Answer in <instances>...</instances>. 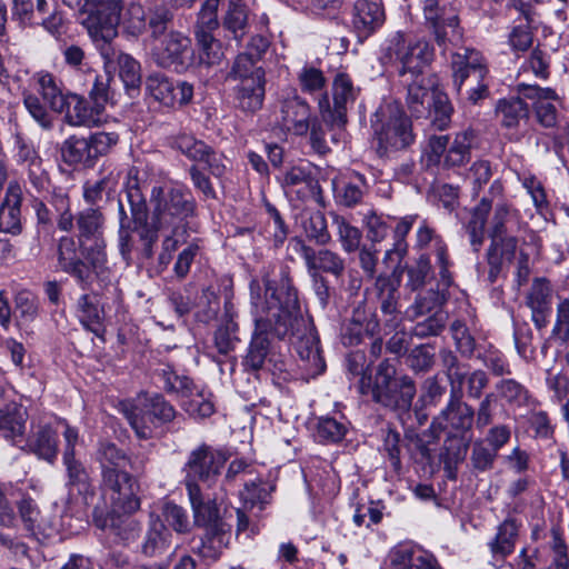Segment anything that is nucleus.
Segmentation results:
<instances>
[{"label":"nucleus","mask_w":569,"mask_h":569,"mask_svg":"<svg viewBox=\"0 0 569 569\" xmlns=\"http://www.w3.org/2000/svg\"><path fill=\"white\" fill-rule=\"evenodd\" d=\"M122 0H83L82 24L92 41L114 39L121 21Z\"/></svg>","instance_id":"1a4fd4ad"},{"label":"nucleus","mask_w":569,"mask_h":569,"mask_svg":"<svg viewBox=\"0 0 569 569\" xmlns=\"http://www.w3.org/2000/svg\"><path fill=\"white\" fill-rule=\"evenodd\" d=\"M113 39H98L92 41L99 51L107 73L119 71V77L126 90L138 91L141 84L140 63L130 54L122 52L112 44Z\"/></svg>","instance_id":"ddd939ff"},{"label":"nucleus","mask_w":569,"mask_h":569,"mask_svg":"<svg viewBox=\"0 0 569 569\" xmlns=\"http://www.w3.org/2000/svg\"><path fill=\"white\" fill-rule=\"evenodd\" d=\"M62 160L69 166H82L91 168L96 160L91 153L88 138L70 136L61 144Z\"/></svg>","instance_id":"58836bf2"},{"label":"nucleus","mask_w":569,"mask_h":569,"mask_svg":"<svg viewBox=\"0 0 569 569\" xmlns=\"http://www.w3.org/2000/svg\"><path fill=\"white\" fill-rule=\"evenodd\" d=\"M188 496L193 510L194 523L204 529L214 528L216 525H227L219 515L218 507L212 499L204 501L200 487H192Z\"/></svg>","instance_id":"2f4dec72"},{"label":"nucleus","mask_w":569,"mask_h":569,"mask_svg":"<svg viewBox=\"0 0 569 569\" xmlns=\"http://www.w3.org/2000/svg\"><path fill=\"white\" fill-rule=\"evenodd\" d=\"M347 427L335 418L322 417L318 420L316 438L321 442H338L343 439Z\"/></svg>","instance_id":"e2e57ef3"},{"label":"nucleus","mask_w":569,"mask_h":569,"mask_svg":"<svg viewBox=\"0 0 569 569\" xmlns=\"http://www.w3.org/2000/svg\"><path fill=\"white\" fill-rule=\"evenodd\" d=\"M423 16L426 23L432 29L436 42L443 52L449 46L457 47L462 41L457 13L447 7H441L438 0H425Z\"/></svg>","instance_id":"4468645a"},{"label":"nucleus","mask_w":569,"mask_h":569,"mask_svg":"<svg viewBox=\"0 0 569 569\" xmlns=\"http://www.w3.org/2000/svg\"><path fill=\"white\" fill-rule=\"evenodd\" d=\"M333 224L337 227L338 239L345 252L351 253L360 248L362 238L361 231L350 224L347 219L339 214H333Z\"/></svg>","instance_id":"3c124183"},{"label":"nucleus","mask_w":569,"mask_h":569,"mask_svg":"<svg viewBox=\"0 0 569 569\" xmlns=\"http://www.w3.org/2000/svg\"><path fill=\"white\" fill-rule=\"evenodd\" d=\"M28 420L27 410L18 402L11 401L0 407V438L18 445L22 441Z\"/></svg>","instance_id":"b1692460"},{"label":"nucleus","mask_w":569,"mask_h":569,"mask_svg":"<svg viewBox=\"0 0 569 569\" xmlns=\"http://www.w3.org/2000/svg\"><path fill=\"white\" fill-rule=\"evenodd\" d=\"M519 525L512 518H507L497 528L492 539L488 541L491 556L496 559H506L515 551L518 539Z\"/></svg>","instance_id":"473e14b6"},{"label":"nucleus","mask_w":569,"mask_h":569,"mask_svg":"<svg viewBox=\"0 0 569 569\" xmlns=\"http://www.w3.org/2000/svg\"><path fill=\"white\" fill-rule=\"evenodd\" d=\"M250 291L252 305L256 307L257 312L261 315L254 320L256 330L252 335L243 365L249 370L257 371L266 368L268 358L273 352L270 348L268 332L271 331L273 333L272 327L274 319L267 309V299L264 302H261L259 293L260 286L257 280L250 282Z\"/></svg>","instance_id":"423d86ee"},{"label":"nucleus","mask_w":569,"mask_h":569,"mask_svg":"<svg viewBox=\"0 0 569 569\" xmlns=\"http://www.w3.org/2000/svg\"><path fill=\"white\" fill-rule=\"evenodd\" d=\"M371 128L380 156L406 149L415 141L411 120L398 101H383L371 117Z\"/></svg>","instance_id":"39448f33"},{"label":"nucleus","mask_w":569,"mask_h":569,"mask_svg":"<svg viewBox=\"0 0 569 569\" xmlns=\"http://www.w3.org/2000/svg\"><path fill=\"white\" fill-rule=\"evenodd\" d=\"M462 389L450 390V399L446 408L440 412L438 423L442 429L467 430L472 426L475 410L468 403L461 401Z\"/></svg>","instance_id":"4be33fe9"},{"label":"nucleus","mask_w":569,"mask_h":569,"mask_svg":"<svg viewBox=\"0 0 569 569\" xmlns=\"http://www.w3.org/2000/svg\"><path fill=\"white\" fill-rule=\"evenodd\" d=\"M551 287L545 278H536L526 297L529 309H551Z\"/></svg>","instance_id":"052dcab7"},{"label":"nucleus","mask_w":569,"mask_h":569,"mask_svg":"<svg viewBox=\"0 0 569 569\" xmlns=\"http://www.w3.org/2000/svg\"><path fill=\"white\" fill-rule=\"evenodd\" d=\"M172 147L193 161H202L203 156L208 152L207 143L187 133H180L174 137Z\"/></svg>","instance_id":"0e129e2a"},{"label":"nucleus","mask_w":569,"mask_h":569,"mask_svg":"<svg viewBox=\"0 0 569 569\" xmlns=\"http://www.w3.org/2000/svg\"><path fill=\"white\" fill-rule=\"evenodd\" d=\"M57 263L60 271L71 276L86 289L89 287V267L82 259L79 241L71 236L60 237L57 242Z\"/></svg>","instance_id":"2eb2a0df"},{"label":"nucleus","mask_w":569,"mask_h":569,"mask_svg":"<svg viewBox=\"0 0 569 569\" xmlns=\"http://www.w3.org/2000/svg\"><path fill=\"white\" fill-rule=\"evenodd\" d=\"M151 57L157 66L178 73L194 69V50L189 37L179 31L153 39Z\"/></svg>","instance_id":"0eeeda50"},{"label":"nucleus","mask_w":569,"mask_h":569,"mask_svg":"<svg viewBox=\"0 0 569 569\" xmlns=\"http://www.w3.org/2000/svg\"><path fill=\"white\" fill-rule=\"evenodd\" d=\"M77 312L80 322L86 329L100 335L102 331L103 310L98 306L94 296L83 293L77 302Z\"/></svg>","instance_id":"79ce46f5"},{"label":"nucleus","mask_w":569,"mask_h":569,"mask_svg":"<svg viewBox=\"0 0 569 569\" xmlns=\"http://www.w3.org/2000/svg\"><path fill=\"white\" fill-rule=\"evenodd\" d=\"M518 222L519 217L516 210H512L506 203H498L495 208L493 217L489 229V237L497 238L507 234L511 230L509 224Z\"/></svg>","instance_id":"4d7b16f0"},{"label":"nucleus","mask_w":569,"mask_h":569,"mask_svg":"<svg viewBox=\"0 0 569 569\" xmlns=\"http://www.w3.org/2000/svg\"><path fill=\"white\" fill-rule=\"evenodd\" d=\"M447 320L448 315L442 310H437L422 321H418L412 328V335L418 338L438 336L446 327Z\"/></svg>","instance_id":"774afa93"},{"label":"nucleus","mask_w":569,"mask_h":569,"mask_svg":"<svg viewBox=\"0 0 569 569\" xmlns=\"http://www.w3.org/2000/svg\"><path fill=\"white\" fill-rule=\"evenodd\" d=\"M497 400L505 401L510 407H523L530 395L528 389L515 379H501L495 385Z\"/></svg>","instance_id":"c03bdc74"},{"label":"nucleus","mask_w":569,"mask_h":569,"mask_svg":"<svg viewBox=\"0 0 569 569\" xmlns=\"http://www.w3.org/2000/svg\"><path fill=\"white\" fill-rule=\"evenodd\" d=\"M38 90L42 98L49 103L50 108L56 112H62L66 94L59 88L56 78L48 72H39L36 74Z\"/></svg>","instance_id":"09e8293b"},{"label":"nucleus","mask_w":569,"mask_h":569,"mask_svg":"<svg viewBox=\"0 0 569 569\" xmlns=\"http://www.w3.org/2000/svg\"><path fill=\"white\" fill-rule=\"evenodd\" d=\"M390 569H442L433 555L409 546H398L390 552Z\"/></svg>","instance_id":"c85d7f7f"},{"label":"nucleus","mask_w":569,"mask_h":569,"mask_svg":"<svg viewBox=\"0 0 569 569\" xmlns=\"http://www.w3.org/2000/svg\"><path fill=\"white\" fill-rule=\"evenodd\" d=\"M427 112L432 117V124L438 130H446L449 127L453 108L446 93L435 91L433 101Z\"/></svg>","instance_id":"6e6d98bb"},{"label":"nucleus","mask_w":569,"mask_h":569,"mask_svg":"<svg viewBox=\"0 0 569 569\" xmlns=\"http://www.w3.org/2000/svg\"><path fill=\"white\" fill-rule=\"evenodd\" d=\"M307 238L319 246H326L331 241L327 219L320 211L308 212L301 221Z\"/></svg>","instance_id":"de8ad7c7"},{"label":"nucleus","mask_w":569,"mask_h":569,"mask_svg":"<svg viewBox=\"0 0 569 569\" xmlns=\"http://www.w3.org/2000/svg\"><path fill=\"white\" fill-rule=\"evenodd\" d=\"M492 208V202L488 198H482L480 202L470 211V218L465 224L470 246L475 252H479L485 241V228L488 221V214Z\"/></svg>","instance_id":"f704fd0d"},{"label":"nucleus","mask_w":569,"mask_h":569,"mask_svg":"<svg viewBox=\"0 0 569 569\" xmlns=\"http://www.w3.org/2000/svg\"><path fill=\"white\" fill-rule=\"evenodd\" d=\"M30 452L48 462H53L58 453L56 431L49 425L39 426L27 442Z\"/></svg>","instance_id":"ea45409f"},{"label":"nucleus","mask_w":569,"mask_h":569,"mask_svg":"<svg viewBox=\"0 0 569 569\" xmlns=\"http://www.w3.org/2000/svg\"><path fill=\"white\" fill-rule=\"evenodd\" d=\"M220 0H206L198 14L194 24V36L204 33L212 34L219 27L218 7Z\"/></svg>","instance_id":"5fc2aeb1"},{"label":"nucleus","mask_w":569,"mask_h":569,"mask_svg":"<svg viewBox=\"0 0 569 569\" xmlns=\"http://www.w3.org/2000/svg\"><path fill=\"white\" fill-rule=\"evenodd\" d=\"M385 10L381 3L358 0L353 6L352 24L361 37H369L385 23Z\"/></svg>","instance_id":"a878e982"},{"label":"nucleus","mask_w":569,"mask_h":569,"mask_svg":"<svg viewBox=\"0 0 569 569\" xmlns=\"http://www.w3.org/2000/svg\"><path fill=\"white\" fill-rule=\"evenodd\" d=\"M359 392L371 396L381 406L406 413L410 410L416 396V386L408 376L396 377V368L389 360L381 361L375 377L363 376L359 379Z\"/></svg>","instance_id":"7ed1b4c3"},{"label":"nucleus","mask_w":569,"mask_h":569,"mask_svg":"<svg viewBox=\"0 0 569 569\" xmlns=\"http://www.w3.org/2000/svg\"><path fill=\"white\" fill-rule=\"evenodd\" d=\"M118 509L107 513L94 511V526L117 537L122 543L128 545L134 541L141 530V526L134 519L119 515Z\"/></svg>","instance_id":"412c9836"},{"label":"nucleus","mask_w":569,"mask_h":569,"mask_svg":"<svg viewBox=\"0 0 569 569\" xmlns=\"http://www.w3.org/2000/svg\"><path fill=\"white\" fill-rule=\"evenodd\" d=\"M297 79L301 90L310 94L321 91L327 82L323 72L311 64H305L298 72Z\"/></svg>","instance_id":"338daca9"},{"label":"nucleus","mask_w":569,"mask_h":569,"mask_svg":"<svg viewBox=\"0 0 569 569\" xmlns=\"http://www.w3.org/2000/svg\"><path fill=\"white\" fill-rule=\"evenodd\" d=\"M21 202L22 188L18 182L11 181L0 204V231L13 236L21 232Z\"/></svg>","instance_id":"5701e85b"},{"label":"nucleus","mask_w":569,"mask_h":569,"mask_svg":"<svg viewBox=\"0 0 569 569\" xmlns=\"http://www.w3.org/2000/svg\"><path fill=\"white\" fill-rule=\"evenodd\" d=\"M90 241V244H87V242H79L82 259L87 262V266L89 267V284L91 283L92 272L100 277L104 273L107 269V243L104 238H99Z\"/></svg>","instance_id":"37998d69"},{"label":"nucleus","mask_w":569,"mask_h":569,"mask_svg":"<svg viewBox=\"0 0 569 569\" xmlns=\"http://www.w3.org/2000/svg\"><path fill=\"white\" fill-rule=\"evenodd\" d=\"M76 227L80 243L103 238L104 216L99 208H86L77 213Z\"/></svg>","instance_id":"4c0bfd02"},{"label":"nucleus","mask_w":569,"mask_h":569,"mask_svg":"<svg viewBox=\"0 0 569 569\" xmlns=\"http://www.w3.org/2000/svg\"><path fill=\"white\" fill-rule=\"evenodd\" d=\"M147 89L160 103L167 107H181L189 103L193 97V86L187 81H173L162 74L150 76Z\"/></svg>","instance_id":"dca6fc26"},{"label":"nucleus","mask_w":569,"mask_h":569,"mask_svg":"<svg viewBox=\"0 0 569 569\" xmlns=\"http://www.w3.org/2000/svg\"><path fill=\"white\" fill-rule=\"evenodd\" d=\"M440 358L451 390L462 389L467 375L465 366L461 365L456 355L448 349L440 351Z\"/></svg>","instance_id":"13d9d810"},{"label":"nucleus","mask_w":569,"mask_h":569,"mask_svg":"<svg viewBox=\"0 0 569 569\" xmlns=\"http://www.w3.org/2000/svg\"><path fill=\"white\" fill-rule=\"evenodd\" d=\"M199 49L198 56L194 54V69L202 67H210L219 63L222 58L220 42L213 34H197L194 36Z\"/></svg>","instance_id":"a18cd8bd"},{"label":"nucleus","mask_w":569,"mask_h":569,"mask_svg":"<svg viewBox=\"0 0 569 569\" xmlns=\"http://www.w3.org/2000/svg\"><path fill=\"white\" fill-rule=\"evenodd\" d=\"M497 116L505 128H517L529 116V108L523 99L511 97L500 99L496 106Z\"/></svg>","instance_id":"a19ab883"},{"label":"nucleus","mask_w":569,"mask_h":569,"mask_svg":"<svg viewBox=\"0 0 569 569\" xmlns=\"http://www.w3.org/2000/svg\"><path fill=\"white\" fill-rule=\"evenodd\" d=\"M64 120L72 127H97L101 123V113L94 106H89L88 101L76 93H66L63 101Z\"/></svg>","instance_id":"393cba45"},{"label":"nucleus","mask_w":569,"mask_h":569,"mask_svg":"<svg viewBox=\"0 0 569 569\" xmlns=\"http://www.w3.org/2000/svg\"><path fill=\"white\" fill-rule=\"evenodd\" d=\"M152 207L151 224L156 230L179 231L188 226L196 214L197 202L191 191L182 186L154 187L150 198Z\"/></svg>","instance_id":"20e7f679"},{"label":"nucleus","mask_w":569,"mask_h":569,"mask_svg":"<svg viewBox=\"0 0 569 569\" xmlns=\"http://www.w3.org/2000/svg\"><path fill=\"white\" fill-rule=\"evenodd\" d=\"M453 71V83L458 91L470 77H473L478 84L468 91V101L477 104L489 94L488 86L482 82L488 73L483 58L479 51L463 48L462 51L452 53L451 60Z\"/></svg>","instance_id":"9d476101"},{"label":"nucleus","mask_w":569,"mask_h":569,"mask_svg":"<svg viewBox=\"0 0 569 569\" xmlns=\"http://www.w3.org/2000/svg\"><path fill=\"white\" fill-rule=\"evenodd\" d=\"M473 140L475 131L471 128L455 133L452 141H449L442 166L448 169L465 166L470 160Z\"/></svg>","instance_id":"e433bc0d"},{"label":"nucleus","mask_w":569,"mask_h":569,"mask_svg":"<svg viewBox=\"0 0 569 569\" xmlns=\"http://www.w3.org/2000/svg\"><path fill=\"white\" fill-rule=\"evenodd\" d=\"M417 219V216H406L399 222L397 223L395 228V243L393 248L386 251L385 260H391L395 259L397 262H400V260L403 258V256L407 253V242H406V236L412 228L415 221Z\"/></svg>","instance_id":"864d4df0"},{"label":"nucleus","mask_w":569,"mask_h":569,"mask_svg":"<svg viewBox=\"0 0 569 569\" xmlns=\"http://www.w3.org/2000/svg\"><path fill=\"white\" fill-rule=\"evenodd\" d=\"M375 287L378 291L380 309L385 315H393L398 308V290L395 282L388 276L380 274L376 278Z\"/></svg>","instance_id":"603ef678"},{"label":"nucleus","mask_w":569,"mask_h":569,"mask_svg":"<svg viewBox=\"0 0 569 569\" xmlns=\"http://www.w3.org/2000/svg\"><path fill=\"white\" fill-rule=\"evenodd\" d=\"M416 247L419 249L431 248L433 250L437 258L436 263L439 267V286L442 288L450 287L452 277L449 272L450 261L447 244L426 222H422L417 230Z\"/></svg>","instance_id":"aec40b11"},{"label":"nucleus","mask_w":569,"mask_h":569,"mask_svg":"<svg viewBox=\"0 0 569 569\" xmlns=\"http://www.w3.org/2000/svg\"><path fill=\"white\" fill-rule=\"evenodd\" d=\"M313 268H307L308 273L327 272L335 277H340L345 271V259L337 252L329 249L315 250L313 253Z\"/></svg>","instance_id":"8fccbe9b"},{"label":"nucleus","mask_w":569,"mask_h":569,"mask_svg":"<svg viewBox=\"0 0 569 569\" xmlns=\"http://www.w3.org/2000/svg\"><path fill=\"white\" fill-rule=\"evenodd\" d=\"M19 518L28 535L43 542L54 536L56 528L40 511L37 502L30 496H23L17 503Z\"/></svg>","instance_id":"a211bd4d"},{"label":"nucleus","mask_w":569,"mask_h":569,"mask_svg":"<svg viewBox=\"0 0 569 569\" xmlns=\"http://www.w3.org/2000/svg\"><path fill=\"white\" fill-rule=\"evenodd\" d=\"M257 61V59L252 58L250 54H246L244 52L238 54L228 73V78L241 82L242 80L253 78L259 73L261 74V80H266L264 70L261 67L256 66Z\"/></svg>","instance_id":"680f3d73"},{"label":"nucleus","mask_w":569,"mask_h":569,"mask_svg":"<svg viewBox=\"0 0 569 569\" xmlns=\"http://www.w3.org/2000/svg\"><path fill=\"white\" fill-rule=\"evenodd\" d=\"M267 309L274 319L273 335L280 339L292 338V346L312 375L323 372L326 365L320 353L319 339L310 319L305 318L287 268L278 279H264Z\"/></svg>","instance_id":"f257e3e1"},{"label":"nucleus","mask_w":569,"mask_h":569,"mask_svg":"<svg viewBox=\"0 0 569 569\" xmlns=\"http://www.w3.org/2000/svg\"><path fill=\"white\" fill-rule=\"evenodd\" d=\"M171 533L158 516L151 515L149 527L141 545V552L147 557L164 553L170 547Z\"/></svg>","instance_id":"72a5a7b5"},{"label":"nucleus","mask_w":569,"mask_h":569,"mask_svg":"<svg viewBox=\"0 0 569 569\" xmlns=\"http://www.w3.org/2000/svg\"><path fill=\"white\" fill-rule=\"evenodd\" d=\"M100 487L103 498L110 501L112 509L132 513L140 508V499L137 496L138 485L126 470L101 473Z\"/></svg>","instance_id":"f8f14e48"},{"label":"nucleus","mask_w":569,"mask_h":569,"mask_svg":"<svg viewBox=\"0 0 569 569\" xmlns=\"http://www.w3.org/2000/svg\"><path fill=\"white\" fill-rule=\"evenodd\" d=\"M282 186L301 199L315 198L321 203V188L308 166H293L286 171Z\"/></svg>","instance_id":"cd10ccee"},{"label":"nucleus","mask_w":569,"mask_h":569,"mask_svg":"<svg viewBox=\"0 0 569 569\" xmlns=\"http://www.w3.org/2000/svg\"><path fill=\"white\" fill-rule=\"evenodd\" d=\"M433 49L426 40L409 39L402 31L392 32L381 46L380 61L393 68L399 77L409 76L406 102L412 116L419 118L427 113L433 101V92L422 77L423 69L432 61Z\"/></svg>","instance_id":"f03ea898"},{"label":"nucleus","mask_w":569,"mask_h":569,"mask_svg":"<svg viewBox=\"0 0 569 569\" xmlns=\"http://www.w3.org/2000/svg\"><path fill=\"white\" fill-rule=\"evenodd\" d=\"M230 525H216L214 528L206 529L199 542L193 547V552L202 558L217 560L230 541Z\"/></svg>","instance_id":"7c9ffc66"},{"label":"nucleus","mask_w":569,"mask_h":569,"mask_svg":"<svg viewBox=\"0 0 569 569\" xmlns=\"http://www.w3.org/2000/svg\"><path fill=\"white\" fill-rule=\"evenodd\" d=\"M97 460L100 465L101 473L126 470L130 462L127 453L112 442H101L99 445Z\"/></svg>","instance_id":"49530a36"},{"label":"nucleus","mask_w":569,"mask_h":569,"mask_svg":"<svg viewBox=\"0 0 569 569\" xmlns=\"http://www.w3.org/2000/svg\"><path fill=\"white\" fill-rule=\"evenodd\" d=\"M525 98L533 101V110L537 121L545 128H553L558 121V111L555 102H559V96L551 88L520 84Z\"/></svg>","instance_id":"6ab92c4d"},{"label":"nucleus","mask_w":569,"mask_h":569,"mask_svg":"<svg viewBox=\"0 0 569 569\" xmlns=\"http://www.w3.org/2000/svg\"><path fill=\"white\" fill-rule=\"evenodd\" d=\"M311 120L310 106L296 91L281 100L279 123L283 130L296 136H305L311 127Z\"/></svg>","instance_id":"f3484780"},{"label":"nucleus","mask_w":569,"mask_h":569,"mask_svg":"<svg viewBox=\"0 0 569 569\" xmlns=\"http://www.w3.org/2000/svg\"><path fill=\"white\" fill-rule=\"evenodd\" d=\"M123 415L140 439L153 437L156 429L160 427L142 399L137 405H124Z\"/></svg>","instance_id":"c9c22d12"},{"label":"nucleus","mask_w":569,"mask_h":569,"mask_svg":"<svg viewBox=\"0 0 569 569\" xmlns=\"http://www.w3.org/2000/svg\"><path fill=\"white\" fill-rule=\"evenodd\" d=\"M360 89L345 72H338L332 81V107L328 97L319 100V112L325 123L332 128H342L347 123V113L358 98Z\"/></svg>","instance_id":"9b49d317"},{"label":"nucleus","mask_w":569,"mask_h":569,"mask_svg":"<svg viewBox=\"0 0 569 569\" xmlns=\"http://www.w3.org/2000/svg\"><path fill=\"white\" fill-rule=\"evenodd\" d=\"M124 188L127 201L134 218H138L139 214H144L146 200L139 187L138 170L136 168L129 169Z\"/></svg>","instance_id":"bf43d9fd"},{"label":"nucleus","mask_w":569,"mask_h":569,"mask_svg":"<svg viewBox=\"0 0 569 569\" xmlns=\"http://www.w3.org/2000/svg\"><path fill=\"white\" fill-rule=\"evenodd\" d=\"M266 80L261 74L238 82L233 89L236 107L244 113H254L262 108Z\"/></svg>","instance_id":"bb28decb"},{"label":"nucleus","mask_w":569,"mask_h":569,"mask_svg":"<svg viewBox=\"0 0 569 569\" xmlns=\"http://www.w3.org/2000/svg\"><path fill=\"white\" fill-rule=\"evenodd\" d=\"M518 246L517 237L512 234H501L497 238H490V244L487 250V262L489 264L488 278L495 282L501 271L503 259L511 260Z\"/></svg>","instance_id":"c756f323"},{"label":"nucleus","mask_w":569,"mask_h":569,"mask_svg":"<svg viewBox=\"0 0 569 569\" xmlns=\"http://www.w3.org/2000/svg\"><path fill=\"white\" fill-rule=\"evenodd\" d=\"M219 297L210 288L202 290L200 297L196 301V318L201 322L213 320L219 311Z\"/></svg>","instance_id":"69168bd1"},{"label":"nucleus","mask_w":569,"mask_h":569,"mask_svg":"<svg viewBox=\"0 0 569 569\" xmlns=\"http://www.w3.org/2000/svg\"><path fill=\"white\" fill-rule=\"evenodd\" d=\"M227 460L228 458L222 450L209 445L202 443L194 448L189 453L183 468L187 490H190L192 487H200L199 483L207 488L213 487Z\"/></svg>","instance_id":"6e6552de"}]
</instances>
